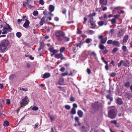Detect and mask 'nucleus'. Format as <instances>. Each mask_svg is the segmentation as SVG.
<instances>
[{
    "instance_id": "obj_62",
    "label": "nucleus",
    "mask_w": 132,
    "mask_h": 132,
    "mask_svg": "<svg viewBox=\"0 0 132 132\" xmlns=\"http://www.w3.org/2000/svg\"><path fill=\"white\" fill-rule=\"evenodd\" d=\"M114 16L115 18L114 19H117L118 18L120 17V15H114Z\"/></svg>"
},
{
    "instance_id": "obj_56",
    "label": "nucleus",
    "mask_w": 132,
    "mask_h": 132,
    "mask_svg": "<svg viewBox=\"0 0 132 132\" xmlns=\"http://www.w3.org/2000/svg\"><path fill=\"white\" fill-rule=\"evenodd\" d=\"M96 13H93L92 14H90L88 16H95L96 15Z\"/></svg>"
},
{
    "instance_id": "obj_50",
    "label": "nucleus",
    "mask_w": 132,
    "mask_h": 132,
    "mask_svg": "<svg viewBox=\"0 0 132 132\" xmlns=\"http://www.w3.org/2000/svg\"><path fill=\"white\" fill-rule=\"evenodd\" d=\"M108 52V51L107 50L106 48L103 51V53L104 54H105Z\"/></svg>"
},
{
    "instance_id": "obj_4",
    "label": "nucleus",
    "mask_w": 132,
    "mask_h": 132,
    "mask_svg": "<svg viewBox=\"0 0 132 132\" xmlns=\"http://www.w3.org/2000/svg\"><path fill=\"white\" fill-rule=\"evenodd\" d=\"M65 33L62 31H58V41H61L64 39Z\"/></svg>"
},
{
    "instance_id": "obj_15",
    "label": "nucleus",
    "mask_w": 132,
    "mask_h": 132,
    "mask_svg": "<svg viewBox=\"0 0 132 132\" xmlns=\"http://www.w3.org/2000/svg\"><path fill=\"white\" fill-rule=\"evenodd\" d=\"M40 45L38 49V51H40L41 49H43L44 48V43L43 42H42L40 43Z\"/></svg>"
},
{
    "instance_id": "obj_38",
    "label": "nucleus",
    "mask_w": 132,
    "mask_h": 132,
    "mask_svg": "<svg viewBox=\"0 0 132 132\" xmlns=\"http://www.w3.org/2000/svg\"><path fill=\"white\" fill-rule=\"evenodd\" d=\"M118 48L117 47L114 48L112 50V53H115L117 51H118Z\"/></svg>"
},
{
    "instance_id": "obj_28",
    "label": "nucleus",
    "mask_w": 132,
    "mask_h": 132,
    "mask_svg": "<svg viewBox=\"0 0 132 132\" xmlns=\"http://www.w3.org/2000/svg\"><path fill=\"white\" fill-rule=\"evenodd\" d=\"M9 123L8 121H5L4 123V125L5 126H9Z\"/></svg>"
},
{
    "instance_id": "obj_19",
    "label": "nucleus",
    "mask_w": 132,
    "mask_h": 132,
    "mask_svg": "<svg viewBox=\"0 0 132 132\" xmlns=\"http://www.w3.org/2000/svg\"><path fill=\"white\" fill-rule=\"evenodd\" d=\"M84 41H81L79 43H77L76 46L77 47H79L80 48H81V46L84 43Z\"/></svg>"
},
{
    "instance_id": "obj_23",
    "label": "nucleus",
    "mask_w": 132,
    "mask_h": 132,
    "mask_svg": "<svg viewBox=\"0 0 132 132\" xmlns=\"http://www.w3.org/2000/svg\"><path fill=\"white\" fill-rule=\"evenodd\" d=\"M107 38L106 37L102 39L101 40V43L102 44H104L106 42L107 40Z\"/></svg>"
},
{
    "instance_id": "obj_9",
    "label": "nucleus",
    "mask_w": 132,
    "mask_h": 132,
    "mask_svg": "<svg viewBox=\"0 0 132 132\" xmlns=\"http://www.w3.org/2000/svg\"><path fill=\"white\" fill-rule=\"evenodd\" d=\"M113 45L117 47H119L120 45L119 42L118 41L116 40L113 41Z\"/></svg>"
},
{
    "instance_id": "obj_10",
    "label": "nucleus",
    "mask_w": 132,
    "mask_h": 132,
    "mask_svg": "<svg viewBox=\"0 0 132 132\" xmlns=\"http://www.w3.org/2000/svg\"><path fill=\"white\" fill-rule=\"evenodd\" d=\"M46 18V17L45 16H43L42 18L39 23V24L40 26L43 25L44 23H45V19Z\"/></svg>"
},
{
    "instance_id": "obj_13",
    "label": "nucleus",
    "mask_w": 132,
    "mask_h": 132,
    "mask_svg": "<svg viewBox=\"0 0 132 132\" xmlns=\"http://www.w3.org/2000/svg\"><path fill=\"white\" fill-rule=\"evenodd\" d=\"M81 129L83 131H84L85 132L89 130V128L87 126H82Z\"/></svg>"
},
{
    "instance_id": "obj_43",
    "label": "nucleus",
    "mask_w": 132,
    "mask_h": 132,
    "mask_svg": "<svg viewBox=\"0 0 132 132\" xmlns=\"http://www.w3.org/2000/svg\"><path fill=\"white\" fill-rule=\"evenodd\" d=\"M10 103V101L9 99H6V104L7 105H9Z\"/></svg>"
},
{
    "instance_id": "obj_31",
    "label": "nucleus",
    "mask_w": 132,
    "mask_h": 132,
    "mask_svg": "<svg viewBox=\"0 0 132 132\" xmlns=\"http://www.w3.org/2000/svg\"><path fill=\"white\" fill-rule=\"evenodd\" d=\"M98 23L100 26H102L104 24V22L103 21H100L98 22Z\"/></svg>"
},
{
    "instance_id": "obj_12",
    "label": "nucleus",
    "mask_w": 132,
    "mask_h": 132,
    "mask_svg": "<svg viewBox=\"0 0 132 132\" xmlns=\"http://www.w3.org/2000/svg\"><path fill=\"white\" fill-rule=\"evenodd\" d=\"M51 76L50 74L49 73H44L43 75V78L45 79L48 78Z\"/></svg>"
},
{
    "instance_id": "obj_18",
    "label": "nucleus",
    "mask_w": 132,
    "mask_h": 132,
    "mask_svg": "<svg viewBox=\"0 0 132 132\" xmlns=\"http://www.w3.org/2000/svg\"><path fill=\"white\" fill-rule=\"evenodd\" d=\"M101 4L103 5H106L107 4V0H100Z\"/></svg>"
},
{
    "instance_id": "obj_11",
    "label": "nucleus",
    "mask_w": 132,
    "mask_h": 132,
    "mask_svg": "<svg viewBox=\"0 0 132 132\" xmlns=\"http://www.w3.org/2000/svg\"><path fill=\"white\" fill-rule=\"evenodd\" d=\"M55 9V7L54 6L52 5H49V10L50 12H53Z\"/></svg>"
},
{
    "instance_id": "obj_64",
    "label": "nucleus",
    "mask_w": 132,
    "mask_h": 132,
    "mask_svg": "<svg viewBox=\"0 0 132 132\" xmlns=\"http://www.w3.org/2000/svg\"><path fill=\"white\" fill-rule=\"evenodd\" d=\"M66 9H64L63 12H62V13L64 14H66Z\"/></svg>"
},
{
    "instance_id": "obj_3",
    "label": "nucleus",
    "mask_w": 132,
    "mask_h": 132,
    "mask_svg": "<svg viewBox=\"0 0 132 132\" xmlns=\"http://www.w3.org/2000/svg\"><path fill=\"white\" fill-rule=\"evenodd\" d=\"M116 113L114 109L110 110L108 112V116L111 119L114 118L116 116Z\"/></svg>"
},
{
    "instance_id": "obj_48",
    "label": "nucleus",
    "mask_w": 132,
    "mask_h": 132,
    "mask_svg": "<svg viewBox=\"0 0 132 132\" xmlns=\"http://www.w3.org/2000/svg\"><path fill=\"white\" fill-rule=\"evenodd\" d=\"M70 100L71 102H73L75 101V100L74 98L72 96H71L70 98Z\"/></svg>"
},
{
    "instance_id": "obj_57",
    "label": "nucleus",
    "mask_w": 132,
    "mask_h": 132,
    "mask_svg": "<svg viewBox=\"0 0 132 132\" xmlns=\"http://www.w3.org/2000/svg\"><path fill=\"white\" fill-rule=\"evenodd\" d=\"M73 108H77V105L76 103H74L73 104Z\"/></svg>"
},
{
    "instance_id": "obj_5",
    "label": "nucleus",
    "mask_w": 132,
    "mask_h": 132,
    "mask_svg": "<svg viewBox=\"0 0 132 132\" xmlns=\"http://www.w3.org/2000/svg\"><path fill=\"white\" fill-rule=\"evenodd\" d=\"M28 100V97L27 96H26L25 98L22 100L21 102L20 103V104L21 105V107L25 106L27 104V101Z\"/></svg>"
},
{
    "instance_id": "obj_40",
    "label": "nucleus",
    "mask_w": 132,
    "mask_h": 132,
    "mask_svg": "<svg viewBox=\"0 0 132 132\" xmlns=\"http://www.w3.org/2000/svg\"><path fill=\"white\" fill-rule=\"evenodd\" d=\"M64 39H65V40L66 42L70 40L69 38L65 36H64Z\"/></svg>"
},
{
    "instance_id": "obj_25",
    "label": "nucleus",
    "mask_w": 132,
    "mask_h": 132,
    "mask_svg": "<svg viewBox=\"0 0 132 132\" xmlns=\"http://www.w3.org/2000/svg\"><path fill=\"white\" fill-rule=\"evenodd\" d=\"M65 48L64 47H62L60 49V51L61 53L63 52L65 50Z\"/></svg>"
},
{
    "instance_id": "obj_16",
    "label": "nucleus",
    "mask_w": 132,
    "mask_h": 132,
    "mask_svg": "<svg viewBox=\"0 0 132 132\" xmlns=\"http://www.w3.org/2000/svg\"><path fill=\"white\" fill-rule=\"evenodd\" d=\"M106 98L110 100V101L112 102L113 100V98L111 95L109 94L107 95L106 96Z\"/></svg>"
},
{
    "instance_id": "obj_53",
    "label": "nucleus",
    "mask_w": 132,
    "mask_h": 132,
    "mask_svg": "<svg viewBox=\"0 0 132 132\" xmlns=\"http://www.w3.org/2000/svg\"><path fill=\"white\" fill-rule=\"evenodd\" d=\"M103 36L102 35H100L98 36V38L99 39H101V40L103 38Z\"/></svg>"
},
{
    "instance_id": "obj_20",
    "label": "nucleus",
    "mask_w": 132,
    "mask_h": 132,
    "mask_svg": "<svg viewBox=\"0 0 132 132\" xmlns=\"http://www.w3.org/2000/svg\"><path fill=\"white\" fill-rule=\"evenodd\" d=\"M86 32L87 34L90 35L94 34L95 33L94 31L90 30H88L86 31Z\"/></svg>"
},
{
    "instance_id": "obj_55",
    "label": "nucleus",
    "mask_w": 132,
    "mask_h": 132,
    "mask_svg": "<svg viewBox=\"0 0 132 132\" xmlns=\"http://www.w3.org/2000/svg\"><path fill=\"white\" fill-rule=\"evenodd\" d=\"M77 34H81L82 33V31L79 30V29H77Z\"/></svg>"
},
{
    "instance_id": "obj_34",
    "label": "nucleus",
    "mask_w": 132,
    "mask_h": 132,
    "mask_svg": "<svg viewBox=\"0 0 132 132\" xmlns=\"http://www.w3.org/2000/svg\"><path fill=\"white\" fill-rule=\"evenodd\" d=\"M116 22V20L115 19L113 18L111 20V22L112 24H115Z\"/></svg>"
},
{
    "instance_id": "obj_8",
    "label": "nucleus",
    "mask_w": 132,
    "mask_h": 132,
    "mask_svg": "<svg viewBox=\"0 0 132 132\" xmlns=\"http://www.w3.org/2000/svg\"><path fill=\"white\" fill-rule=\"evenodd\" d=\"M128 39V36L127 35H125L123 38L122 42H121V43L122 45H124L125 43L127 42V40Z\"/></svg>"
},
{
    "instance_id": "obj_7",
    "label": "nucleus",
    "mask_w": 132,
    "mask_h": 132,
    "mask_svg": "<svg viewBox=\"0 0 132 132\" xmlns=\"http://www.w3.org/2000/svg\"><path fill=\"white\" fill-rule=\"evenodd\" d=\"M48 50L51 52L53 53L51 54V56H52L58 52L57 50H54V48L53 47H50L48 49Z\"/></svg>"
},
{
    "instance_id": "obj_2",
    "label": "nucleus",
    "mask_w": 132,
    "mask_h": 132,
    "mask_svg": "<svg viewBox=\"0 0 132 132\" xmlns=\"http://www.w3.org/2000/svg\"><path fill=\"white\" fill-rule=\"evenodd\" d=\"M5 23L7 26L3 27V29L2 30L3 31L2 34H6L7 33V31L11 32L12 30L9 24H7L6 22Z\"/></svg>"
},
{
    "instance_id": "obj_14",
    "label": "nucleus",
    "mask_w": 132,
    "mask_h": 132,
    "mask_svg": "<svg viewBox=\"0 0 132 132\" xmlns=\"http://www.w3.org/2000/svg\"><path fill=\"white\" fill-rule=\"evenodd\" d=\"M125 96L126 98H128V99H130L131 97V95L128 92L126 93Z\"/></svg>"
},
{
    "instance_id": "obj_41",
    "label": "nucleus",
    "mask_w": 132,
    "mask_h": 132,
    "mask_svg": "<svg viewBox=\"0 0 132 132\" xmlns=\"http://www.w3.org/2000/svg\"><path fill=\"white\" fill-rule=\"evenodd\" d=\"M123 61L122 60H121L120 62L118 64V67H120L122 65V64L123 63Z\"/></svg>"
},
{
    "instance_id": "obj_45",
    "label": "nucleus",
    "mask_w": 132,
    "mask_h": 132,
    "mask_svg": "<svg viewBox=\"0 0 132 132\" xmlns=\"http://www.w3.org/2000/svg\"><path fill=\"white\" fill-rule=\"evenodd\" d=\"M89 22H90V24L91 25H95V23L93 20H90L89 21Z\"/></svg>"
},
{
    "instance_id": "obj_36",
    "label": "nucleus",
    "mask_w": 132,
    "mask_h": 132,
    "mask_svg": "<svg viewBox=\"0 0 132 132\" xmlns=\"http://www.w3.org/2000/svg\"><path fill=\"white\" fill-rule=\"evenodd\" d=\"M38 14V12L37 11H34L33 12V15L34 16H36Z\"/></svg>"
},
{
    "instance_id": "obj_24",
    "label": "nucleus",
    "mask_w": 132,
    "mask_h": 132,
    "mask_svg": "<svg viewBox=\"0 0 132 132\" xmlns=\"http://www.w3.org/2000/svg\"><path fill=\"white\" fill-rule=\"evenodd\" d=\"M125 86L127 88L129 87L130 86V84L129 82V81H127L126 82L125 84Z\"/></svg>"
},
{
    "instance_id": "obj_17",
    "label": "nucleus",
    "mask_w": 132,
    "mask_h": 132,
    "mask_svg": "<svg viewBox=\"0 0 132 132\" xmlns=\"http://www.w3.org/2000/svg\"><path fill=\"white\" fill-rule=\"evenodd\" d=\"M58 59L60 58L62 60H63L64 59H65V57H64V56H63V54L61 53H60L59 54H58Z\"/></svg>"
},
{
    "instance_id": "obj_60",
    "label": "nucleus",
    "mask_w": 132,
    "mask_h": 132,
    "mask_svg": "<svg viewBox=\"0 0 132 132\" xmlns=\"http://www.w3.org/2000/svg\"><path fill=\"white\" fill-rule=\"evenodd\" d=\"M105 68L106 70H108L109 69L108 65H106L105 66Z\"/></svg>"
},
{
    "instance_id": "obj_22",
    "label": "nucleus",
    "mask_w": 132,
    "mask_h": 132,
    "mask_svg": "<svg viewBox=\"0 0 132 132\" xmlns=\"http://www.w3.org/2000/svg\"><path fill=\"white\" fill-rule=\"evenodd\" d=\"M76 113V109L74 108H72L70 111V113L73 114H75Z\"/></svg>"
},
{
    "instance_id": "obj_61",
    "label": "nucleus",
    "mask_w": 132,
    "mask_h": 132,
    "mask_svg": "<svg viewBox=\"0 0 132 132\" xmlns=\"http://www.w3.org/2000/svg\"><path fill=\"white\" fill-rule=\"evenodd\" d=\"M65 70V68L64 67L60 69V70L62 72H64Z\"/></svg>"
},
{
    "instance_id": "obj_46",
    "label": "nucleus",
    "mask_w": 132,
    "mask_h": 132,
    "mask_svg": "<svg viewBox=\"0 0 132 132\" xmlns=\"http://www.w3.org/2000/svg\"><path fill=\"white\" fill-rule=\"evenodd\" d=\"M62 75L63 76H65L68 75V72H65L62 73Z\"/></svg>"
},
{
    "instance_id": "obj_52",
    "label": "nucleus",
    "mask_w": 132,
    "mask_h": 132,
    "mask_svg": "<svg viewBox=\"0 0 132 132\" xmlns=\"http://www.w3.org/2000/svg\"><path fill=\"white\" fill-rule=\"evenodd\" d=\"M43 14L45 15H47V12L46 10L43 11Z\"/></svg>"
},
{
    "instance_id": "obj_42",
    "label": "nucleus",
    "mask_w": 132,
    "mask_h": 132,
    "mask_svg": "<svg viewBox=\"0 0 132 132\" xmlns=\"http://www.w3.org/2000/svg\"><path fill=\"white\" fill-rule=\"evenodd\" d=\"M39 3L42 5H43L44 4V2L43 0H40L39 1Z\"/></svg>"
},
{
    "instance_id": "obj_59",
    "label": "nucleus",
    "mask_w": 132,
    "mask_h": 132,
    "mask_svg": "<svg viewBox=\"0 0 132 132\" xmlns=\"http://www.w3.org/2000/svg\"><path fill=\"white\" fill-rule=\"evenodd\" d=\"M123 65L126 67H129V65L128 64H126V63L125 62H124L123 63Z\"/></svg>"
},
{
    "instance_id": "obj_49",
    "label": "nucleus",
    "mask_w": 132,
    "mask_h": 132,
    "mask_svg": "<svg viewBox=\"0 0 132 132\" xmlns=\"http://www.w3.org/2000/svg\"><path fill=\"white\" fill-rule=\"evenodd\" d=\"M39 125V123L38 122L36 123L34 125V128L36 129L37 128V127Z\"/></svg>"
},
{
    "instance_id": "obj_33",
    "label": "nucleus",
    "mask_w": 132,
    "mask_h": 132,
    "mask_svg": "<svg viewBox=\"0 0 132 132\" xmlns=\"http://www.w3.org/2000/svg\"><path fill=\"white\" fill-rule=\"evenodd\" d=\"M32 110L34 111H37L38 110V108L36 106H33L32 108Z\"/></svg>"
},
{
    "instance_id": "obj_26",
    "label": "nucleus",
    "mask_w": 132,
    "mask_h": 132,
    "mask_svg": "<svg viewBox=\"0 0 132 132\" xmlns=\"http://www.w3.org/2000/svg\"><path fill=\"white\" fill-rule=\"evenodd\" d=\"M117 102L120 105L122 104V102L121 99L120 98H118L117 100Z\"/></svg>"
},
{
    "instance_id": "obj_6",
    "label": "nucleus",
    "mask_w": 132,
    "mask_h": 132,
    "mask_svg": "<svg viewBox=\"0 0 132 132\" xmlns=\"http://www.w3.org/2000/svg\"><path fill=\"white\" fill-rule=\"evenodd\" d=\"M28 18H27L25 19L26 22L23 25V26L25 28L28 29L29 27V24L30 22L29 20H28Z\"/></svg>"
},
{
    "instance_id": "obj_35",
    "label": "nucleus",
    "mask_w": 132,
    "mask_h": 132,
    "mask_svg": "<svg viewBox=\"0 0 132 132\" xmlns=\"http://www.w3.org/2000/svg\"><path fill=\"white\" fill-rule=\"evenodd\" d=\"M99 48L102 50H103L105 48V46L102 45H100L99 46Z\"/></svg>"
},
{
    "instance_id": "obj_54",
    "label": "nucleus",
    "mask_w": 132,
    "mask_h": 132,
    "mask_svg": "<svg viewBox=\"0 0 132 132\" xmlns=\"http://www.w3.org/2000/svg\"><path fill=\"white\" fill-rule=\"evenodd\" d=\"M91 54L92 55H93L95 57H96V54L94 52H92V53Z\"/></svg>"
},
{
    "instance_id": "obj_21",
    "label": "nucleus",
    "mask_w": 132,
    "mask_h": 132,
    "mask_svg": "<svg viewBox=\"0 0 132 132\" xmlns=\"http://www.w3.org/2000/svg\"><path fill=\"white\" fill-rule=\"evenodd\" d=\"M77 113L80 117L81 118L82 117L83 113L81 110L78 111Z\"/></svg>"
},
{
    "instance_id": "obj_27",
    "label": "nucleus",
    "mask_w": 132,
    "mask_h": 132,
    "mask_svg": "<svg viewBox=\"0 0 132 132\" xmlns=\"http://www.w3.org/2000/svg\"><path fill=\"white\" fill-rule=\"evenodd\" d=\"M92 40V39L90 38H88L85 40V42L87 44L89 43Z\"/></svg>"
},
{
    "instance_id": "obj_29",
    "label": "nucleus",
    "mask_w": 132,
    "mask_h": 132,
    "mask_svg": "<svg viewBox=\"0 0 132 132\" xmlns=\"http://www.w3.org/2000/svg\"><path fill=\"white\" fill-rule=\"evenodd\" d=\"M22 35L21 33L20 32H18L16 33V36L18 38L21 37Z\"/></svg>"
},
{
    "instance_id": "obj_51",
    "label": "nucleus",
    "mask_w": 132,
    "mask_h": 132,
    "mask_svg": "<svg viewBox=\"0 0 132 132\" xmlns=\"http://www.w3.org/2000/svg\"><path fill=\"white\" fill-rule=\"evenodd\" d=\"M49 117L52 121H53L54 120V118L53 117H52L51 115L49 116Z\"/></svg>"
},
{
    "instance_id": "obj_44",
    "label": "nucleus",
    "mask_w": 132,
    "mask_h": 132,
    "mask_svg": "<svg viewBox=\"0 0 132 132\" xmlns=\"http://www.w3.org/2000/svg\"><path fill=\"white\" fill-rule=\"evenodd\" d=\"M110 123H113L115 125H116L117 124V121L116 120H114L113 121H112L110 122Z\"/></svg>"
},
{
    "instance_id": "obj_58",
    "label": "nucleus",
    "mask_w": 132,
    "mask_h": 132,
    "mask_svg": "<svg viewBox=\"0 0 132 132\" xmlns=\"http://www.w3.org/2000/svg\"><path fill=\"white\" fill-rule=\"evenodd\" d=\"M87 72L88 74H89L91 72V70L90 69L88 68L87 69Z\"/></svg>"
},
{
    "instance_id": "obj_32",
    "label": "nucleus",
    "mask_w": 132,
    "mask_h": 132,
    "mask_svg": "<svg viewBox=\"0 0 132 132\" xmlns=\"http://www.w3.org/2000/svg\"><path fill=\"white\" fill-rule=\"evenodd\" d=\"M122 50L124 52H126L127 50V48L125 46H123Z\"/></svg>"
},
{
    "instance_id": "obj_30",
    "label": "nucleus",
    "mask_w": 132,
    "mask_h": 132,
    "mask_svg": "<svg viewBox=\"0 0 132 132\" xmlns=\"http://www.w3.org/2000/svg\"><path fill=\"white\" fill-rule=\"evenodd\" d=\"M65 108L67 110H69L70 109L71 106L69 105H66L65 106Z\"/></svg>"
},
{
    "instance_id": "obj_1",
    "label": "nucleus",
    "mask_w": 132,
    "mask_h": 132,
    "mask_svg": "<svg viewBox=\"0 0 132 132\" xmlns=\"http://www.w3.org/2000/svg\"><path fill=\"white\" fill-rule=\"evenodd\" d=\"M9 44V41L7 39H5L2 41L0 44V51L4 53L6 50Z\"/></svg>"
},
{
    "instance_id": "obj_47",
    "label": "nucleus",
    "mask_w": 132,
    "mask_h": 132,
    "mask_svg": "<svg viewBox=\"0 0 132 132\" xmlns=\"http://www.w3.org/2000/svg\"><path fill=\"white\" fill-rule=\"evenodd\" d=\"M24 21V20H23L22 19H18V20L17 21L18 24H20L21 22L22 21Z\"/></svg>"
},
{
    "instance_id": "obj_63",
    "label": "nucleus",
    "mask_w": 132,
    "mask_h": 132,
    "mask_svg": "<svg viewBox=\"0 0 132 132\" xmlns=\"http://www.w3.org/2000/svg\"><path fill=\"white\" fill-rule=\"evenodd\" d=\"M75 120L76 121H77L78 122H79V118L77 117H76L75 118Z\"/></svg>"
},
{
    "instance_id": "obj_39",
    "label": "nucleus",
    "mask_w": 132,
    "mask_h": 132,
    "mask_svg": "<svg viewBox=\"0 0 132 132\" xmlns=\"http://www.w3.org/2000/svg\"><path fill=\"white\" fill-rule=\"evenodd\" d=\"M110 77H114L116 76V74L114 72H112L110 74Z\"/></svg>"
},
{
    "instance_id": "obj_37",
    "label": "nucleus",
    "mask_w": 132,
    "mask_h": 132,
    "mask_svg": "<svg viewBox=\"0 0 132 132\" xmlns=\"http://www.w3.org/2000/svg\"><path fill=\"white\" fill-rule=\"evenodd\" d=\"M113 41L111 39L109 40L107 42V43L109 45L111 44H113Z\"/></svg>"
}]
</instances>
